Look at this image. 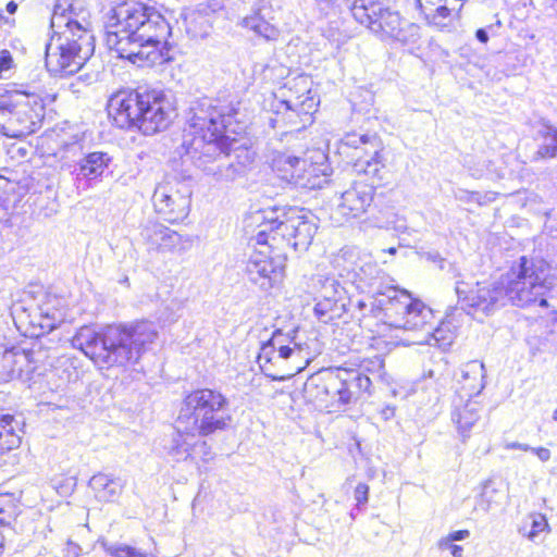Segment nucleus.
<instances>
[{"instance_id": "9d476101", "label": "nucleus", "mask_w": 557, "mask_h": 557, "mask_svg": "<svg viewBox=\"0 0 557 557\" xmlns=\"http://www.w3.org/2000/svg\"><path fill=\"white\" fill-rule=\"evenodd\" d=\"M190 198L191 190L186 183L175 177H166L156 186L152 205L163 220L177 223L188 216Z\"/></svg>"}, {"instance_id": "f03ea898", "label": "nucleus", "mask_w": 557, "mask_h": 557, "mask_svg": "<svg viewBox=\"0 0 557 557\" xmlns=\"http://www.w3.org/2000/svg\"><path fill=\"white\" fill-rule=\"evenodd\" d=\"M107 28V45L120 58L141 67L168 61L171 27L156 8L137 0L123 1L112 10Z\"/></svg>"}, {"instance_id": "3c124183", "label": "nucleus", "mask_w": 557, "mask_h": 557, "mask_svg": "<svg viewBox=\"0 0 557 557\" xmlns=\"http://www.w3.org/2000/svg\"><path fill=\"white\" fill-rule=\"evenodd\" d=\"M12 57L8 50L0 51V78L4 77V74L12 66Z\"/></svg>"}, {"instance_id": "f704fd0d", "label": "nucleus", "mask_w": 557, "mask_h": 557, "mask_svg": "<svg viewBox=\"0 0 557 557\" xmlns=\"http://www.w3.org/2000/svg\"><path fill=\"white\" fill-rule=\"evenodd\" d=\"M549 532V524L545 516L541 513H532L520 528V533L528 540L536 543Z\"/></svg>"}, {"instance_id": "680f3d73", "label": "nucleus", "mask_w": 557, "mask_h": 557, "mask_svg": "<svg viewBox=\"0 0 557 557\" xmlns=\"http://www.w3.org/2000/svg\"><path fill=\"white\" fill-rule=\"evenodd\" d=\"M16 9H17V4H16L15 2H13V1H11V2H9V3L7 4V11H8L10 14L15 13Z\"/></svg>"}, {"instance_id": "2f4dec72", "label": "nucleus", "mask_w": 557, "mask_h": 557, "mask_svg": "<svg viewBox=\"0 0 557 557\" xmlns=\"http://www.w3.org/2000/svg\"><path fill=\"white\" fill-rule=\"evenodd\" d=\"M384 168V160L379 148L371 149L367 154H357L354 163V170L357 173H363L369 177H380Z\"/></svg>"}, {"instance_id": "dca6fc26", "label": "nucleus", "mask_w": 557, "mask_h": 557, "mask_svg": "<svg viewBox=\"0 0 557 557\" xmlns=\"http://www.w3.org/2000/svg\"><path fill=\"white\" fill-rule=\"evenodd\" d=\"M140 238L149 253H182L190 246L187 237L159 222L143 225Z\"/></svg>"}, {"instance_id": "9b49d317", "label": "nucleus", "mask_w": 557, "mask_h": 557, "mask_svg": "<svg viewBox=\"0 0 557 557\" xmlns=\"http://www.w3.org/2000/svg\"><path fill=\"white\" fill-rule=\"evenodd\" d=\"M256 242L260 248L256 249L249 257L246 264V273L251 283L263 290L274 286L284 273V260L273 256V248L268 244L267 231H259Z\"/></svg>"}, {"instance_id": "aec40b11", "label": "nucleus", "mask_w": 557, "mask_h": 557, "mask_svg": "<svg viewBox=\"0 0 557 557\" xmlns=\"http://www.w3.org/2000/svg\"><path fill=\"white\" fill-rule=\"evenodd\" d=\"M482 406L479 401L473 400L472 397L463 400L462 395L454 400V408L451 411V421L455 423L459 435L465 442L470 436L471 429L480 420Z\"/></svg>"}, {"instance_id": "4d7b16f0", "label": "nucleus", "mask_w": 557, "mask_h": 557, "mask_svg": "<svg viewBox=\"0 0 557 557\" xmlns=\"http://www.w3.org/2000/svg\"><path fill=\"white\" fill-rule=\"evenodd\" d=\"M504 447L507 450H511V449H519V450H523V451L531 450L530 445L524 444V443H519V442H507V443H505Z\"/></svg>"}, {"instance_id": "f8f14e48", "label": "nucleus", "mask_w": 557, "mask_h": 557, "mask_svg": "<svg viewBox=\"0 0 557 557\" xmlns=\"http://www.w3.org/2000/svg\"><path fill=\"white\" fill-rule=\"evenodd\" d=\"M463 285L459 282L456 284L458 300L468 314L474 318L487 317L507 302L502 276L494 282H478L469 290Z\"/></svg>"}, {"instance_id": "4468645a", "label": "nucleus", "mask_w": 557, "mask_h": 557, "mask_svg": "<svg viewBox=\"0 0 557 557\" xmlns=\"http://www.w3.org/2000/svg\"><path fill=\"white\" fill-rule=\"evenodd\" d=\"M45 116L44 101L37 96H25L11 103L9 137L30 135L40 128Z\"/></svg>"}, {"instance_id": "ddd939ff", "label": "nucleus", "mask_w": 557, "mask_h": 557, "mask_svg": "<svg viewBox=\"0 0 557 557\" xmlns=\"http://www.w3.org/2000/svg\"><path fill=\"white\" fill-rule=\"evenodd\" d=\"M283 218L277 224L278 235L295 250H307L318 228L314 215L295 207L283 211Z\"/></svg>"}, {"instance_id": "e2e57ef3", "label": "nucleus", "mask_w": 557, "mask_h": 557, "mask_svg": "<svg viewBox=\"0 0 557 557\" xmlns=\"http://www.w3.org/2000/svg\"><path fill=\"white\" fill-rule=\"evenodd\" d=\"M470 172H471V175L475 178H479L483 175V171H479V170H472L470 169Z\"/></svg>"}, {"instance_id": "f257e3e1", "label": "nucleus", "mask_w": 557, "mask_h": 557, "mask_svg": "<svg viewBox=\"0 0 557 557\" xmlns=\"http://www.w3.org/2000/svg\"><path fill=\"white\" fill-rule=\"evenodd\" d=\"M239 107L238 101L213 103L203 99L191 108L187 127L184 129L183 144L193 157L210 159L235 151L237 162H220L216 169L208 170L220 181H234L252 162L248 150L234 147L237 143L235 135L245 129Z\"/></svg>"}, {"instance_id": "2eb2a0df", "label": "nucleus", "mask_w": 557, "mask_h": 557, "mask_svg": "<svg viewBox=\"0 0 557 557\" xmlns=\"http://www.w3.org/2000/svg\"><path fill=\"white\" fill-rule=\"evenodd\" d=\"M374 198V187L363 182H355L337 198L332 219L343 224L362 216L371 207Z\"/></svg>"}, {"instance_id": "bf43d9fd", "label": "nucleus", "mask_w": 557, "mask_h": 557, "mask_svg": "<svg viewBox=\"0 0 557 557\" xmlns=\"http://www.w3.org/2000/svg\"><path fill=\"white\" fill-rule=\"evenodd\" d=\"M475 36H476L478 40L483 42V44L487 42V40H488L487 33L484 29H482V28L476 30Z\"/></svg>"}, {"instance_id": "423d86ee", "label": "nucleus", "mask_w": 557, "mask_h": 557, "mask_svg": "<svg viewBox=\"0 0 557 557\" xmlns=\"http://www.w3.org/2000/svg\"><path fill=\"white\" fill-rule=\"evenodd\" d=\"M57 4L51 17L53 35L46 45V66L55 76L77 73L92 55L94 38L82 25L59 12Z\"/></svg>"}, {"instance_id": "a211bd4d", "label": "nucleus", "mask_w": 557, "mask_h": 557, "mask_svg": "<svg viewBox=\"0 0 557 557\" xmlns=\"http://www.w3.org/2000/svg\"><path fill=\"white\" fill-rule=\"evenodd\" d=\"M382 40L397 41L403 45L414 42L419 38V26L401 18L398 12L386 8L369 28Z\"/></svg>"}, {"instance_id": "a19ab883", "label": "nucleus", "mask_w": 557, "mask_h": 557, "mask_svg": "<svg viewBox=\"0 0 557 557\" xmlns=\"http://www.w3.org/2000/svg\"><path fill=\"white\" fill-rule=\"evenodd\" d=\"M18 515L17 500L13 494H0V523L9 524Z\"/></svg>"}, {"instance_id": "6ab92c4d", "label": "nucleus", "mask_w": 557, "mask_h": 557, "mask_svg": "<svg viewBox=\"0 0 557 557\" xmlns=\"http://www.w3.org/2000/svg\"><path fill=\"white\" fill-rule=\"evenodd\" d=\"M388 276L382 271L370 255L363 253L351 282L363 293L379 298H387L388 289H397L386 284Z\"/></svg>"}, {"instance_id": "69168bd1", "label": "nucleus", "mask_w": 557, "mask_h": 557, "mask_svg": "<svg viewBox=\"0 0 557 557\" xmlns=\"http://www.w3.org/2000/svg\"><path fill=\"white\" fill-rule=\"evenodd\" d=\"M388 253L391 255H395L396 253V248L395 247H391L386 250Z\"/></svg>"}, {"instance_id": "b1692460", "label": "nucleus", "mask_w": 557, "mask_h": 557, "mask_svg": "<svg viewBox=\"0 0 557 557\" xmlns=\"http://www.w3.org/2000/svg\"><path fill=\"white\" fill-rule=\"evenodd\" d=\"M455 339V327L449 320L442 321L436 327L430 324V329L423 335L412 341L417 345L436 346L441 349L449 347Z\"/></svg>"}, {"instance_id": "6e6d98bb", "label": "nucleus", "mask_w": 557, "mask_h": 557, "mask_svg": "<svg viewBox=\"0 0 557 557\" xmlns=\"http://www.w3.org/2000/svg\"><path fill=\"white\" fill-rule=\"evenodd\" d=\"M532 453L536 455V457L542 461L546 462L550 459V450L545 447H531Z\"/></svg>"}, {"instance_id": "72a5a7b5", "label": "nucleus", "mask_w": 557, "mask_h": 557, "mask_svg": "<svg viewBox=\"0 0 557 557\" xmlns=\"http://www.w3.org/2000/svg\"><path fill=\"white\" fill-rule=\"evenodd\" d=\"M16 422L10 414L0 413V454L20 446L21 437L16 433Z\"/></svg>"}, {"instance_id": "79ce46f5", "label": "nucleus", "mask_w": 557, "mask_h": 557, "mask_svg": "<svg viewBox=\"0 0 557 557\" xmlns=\"http://www.w3.org/2000/svg\"><path fill=\"white\" fill-rule=\"evenodd\" d=\"M319 299H343L345 294L344 287L334 277H324L319 280Z\"/></svg>"}, {"instance_id": "4be33fe9", "label": "nucleus", "mask_w": 557, "mask_h": 557, "mask_svg": "<svg viewBox=\"0 0 557 557\" xmlns=\"http://www.w3.org/2000/svg\"><path fill=\"white\" fill-rule=\"evenodd\" d=\"M305 168L300 165V173L304 175L299 181H305L306 186L322 187L326 182L325 177L330 175V165L326 163V156L319 150L312 151Z\"/></svg>"}, {"instance_id": "c85d7f7f", "label": "nucleus", "mask_w": 557, "mask_h": 557, "mask_svg": "<svg viewBox=\"0 0 557 557\" xmlns=\"http://www.w3.org/2000/svg\"><path fill=\"white\" fill-rule=\"evenodd\" d=\"M385 9L379 0H351L350 5L354 18L368 28Z\"/></svg>"}, {"instance_id": "5701e85b", "label": "nucleus", "mask_w": 557, "mask_h": 557, "mask_svg": "<svg viewBox=\"0 0 557 557\" xmlns=\"http://www.w3.org/2000/svg\"><path fill=\"white\" fill-rule=\"evenodd\" d=\"M284 104L286 106L288 122L297 129L311 122V114L315 111L317 106L309 90L306 96L302 95L296 99L285 100Z\"/></svg>"}, {"instance_id": "4c0bfd02", "label": "nucleus", "mask_w": 557, "mask_h": 557, "mask_svg": "<svg viewBox=\"0 0 557 557\" xmlns=\"http://www.w3.org/2000/svg\"><path fill=\"white\" fill-rule=\"evenodd\" d=\"M539 134L544 143L536 151L537 158H554L557 156V128L550 125H544Z\"/></svg>"}, {"instance_id": "0eeeda50", "label": "nucleus", "mask_w": 557, "mask_h": 557, "mask_svg": "<svg viewBox=\"0 0 557 557\" xmlns=\"http://www.w3.org/2000/svg\"><path fill=\"white\" fill-rule=\"evenodd\" d=\"M507 301L517 307L539 305L548 307L547 297L557 294L550 275V265L543 258L522 256L502 275Z\"/></svg>"}, {"instance_id": "ea45409f", "label": "nucleus", "mask_w": 557, "mask_h": 557, "mask_svg": "<svg viewBox=\"0 0 557 557\" xmlns=\"http://www.w3.org/2000/svg\"><path fill=\"white\" fill-rule=\"evenodd\" d=\"M101 546L112 557H157L153 553L144 552L123 543L109 544L103 541Z\"/></svg>"}, {"instance_id": "7c9ffc66", "label": "nucleus", "mask_w": 557, "mask_h": 557, "mask_svg": "<svg viewBox=\"0 0 557 557\" xmlns=\"http://www.w3.org/2000/svg\"><path fill=\"white\" fill-rule=\"evenodd\" d=\"M242 26L253 32L255 35L264 38L265 40H276L278 38V29L268 22L259 11L244 17Z\"/></svg>"}, {"instance_id": "39448f33", "label": "nucleus", "mask_w": 557, "mask_h": 557, "mask_svg": "<svg viewBox=\"0 0 557 557\" xmlns=\"http://www.w3.org/2000/svg\"><path fill=\"white\" fill-rule=\"evenodd\" d=\"M174 110L172 96L158 89L120 90L108 102L109 116L117 127H137L145 135L164 131Z\"/></svg>"}, {"instance_id": "473e14b6", "label": "nucleus", "mask_w": 557, "mask_h": 557, "mask_svg": "<svg viewBox=\"0 0 557 557\" xmlns=\"http://www.w3.org/2000/svg\"><path fill=\"white\" fill-rule=\"evenodd\" d=\"M503 491L497 488L493 481L488 480L483 484L482 492L475 498L474 509L484 513L498 508L502 505Z\"/></svg>"}, {"instance_id": "5fc2aeb1", "label": "nucleus", "mask_w": 557, "mask_h": 557, "mask_svg": "<svg viewBox=\"0 0 557 557\" xmlns=\"http://www.w3.org/2000/svg\"><path fill=\"white\" fill-rule=\"evenodd\" d=\"M198 450L201 453V459L203 461H208L211 459L210 447L208 446L206 441H201L199 437H198V444L196 446V453Z\"/></svg>"}, {"instance_id": "a878e982", "label": "nucleus", "mask_w": 557, "mask_h": 557, "mask_svg": "<svg viewBox=\"0 0 557 557\" xmlns=\"http://www.w3.org/2000/svg\"><path fill=\"white\" fill-rule=\"evenodd\" d=\"M89 486L100 502H115L123 491V484L119 479L111 478L104 473H97L89 480Z\"/></svg>"}, {"instance_id": "8fccbe9b", "label": "nucleus", "mask_w": 557, "mask_h": 557, "mask_svg": "<svg viewBox=\"0 0 557 557\" xmlns=\"http://www.w3.org/2000/svg\"><path fill=\"white\" fill-rule=\"evenodd\" d=\"M455 8H451V10H454ZM449 12H450V9L446 5V4H443L440 3L434 7V15H430L428 18H431L433 23L435 24H440V21H437L438 18H446L448 15H449Z\"/></svg>"}, {"instance_id": "338daca9", "label": "nucleus", "mask_w": 557, "mask_h": 557, "mask_svg": "<svg viewBox=\"0 0 557 557\" xmlns=\"http://www.w3.org/2000/svg\"><path fill=\"white\" fill-rule=\"evenodd\" d=\"M46 326L49 327V329H53L54 327V323L53 322H48L46 324Z\"/></svg>"}, {"instance_id": "603ef678", "label": "nucleus", "mask_w": 557, "mask_h": 557, "mask_svg": "<svg viewBox=\"0 0 557 557\" xmlns=\"http://www.w3.org/2000/svg\"><path fill=\"white\" fill-rule=\"evenodd\" d=\"M369 486L364 483H359L355 488V499L358 505H363L368 502Z\"/></svg>"}, {"instance_id": "393cba45", "label": "nucleus", "mask_w": 557, "mask_h": 557, "mask_svg": "<svg viewBox=\"0 0 557 557\" xmlns=\"http://www.w3.org/2000/svg\"><path fill=\"white\" fill-rule=\"evenodd\" d=\"M29 356L18 348L5 349L0 355V381L7 382L21 375Z\"/></svg>"}, {"instance_id": "052dcab7", "label": "nucleus", "mask_w": 557, "mask_h": 557, "mask_svg": "<svg viewBox=\"0 0 557 557\" xmlns=\"http://www.w3.org/2000/svg\"><path fill=\"white\" fill-rule=\"evenodd\" d=\"M317 5L320 7L321 10L330 8L335 0H314Z\"/></svg>"}, {"instance_id": "58836bf2", "label": "nucleus", "mask_w": 557, "mask_h": 557, "mask_svg": "<svg viewBox=\"0 0 557 557\" xmlns=\"http://www.w3.org/2000/svg\"><path fill=\"white\" fill-rule=\"evenodd\" d=\"M344 307L343 299H319L314 312L323 322H329L341 317Z\"/></svg>"}, {"instance_id": "774afa93", "label": "nucleus", "mask_w": 557, "mask_h": 557, "mask_svg": "<svg viewBox=\"0 0 557 557\" xmlns=\"http://www.w3.org/2000/svg\"><path fill=\"white\" fill-rule=\"evenodd\" d=\"M555 418L557 419V408H556V411H555Z\"/></svg>"}, {"instance_id": "20e7f679", "label": "nucleus", "mask_w": 557, "mask_h": 557, "mask_svg": "<svg viewBox=\"0 0 557 557\" xmlns=\"http://www.w3.org/2000/svg\"><path fill=\"white\" fill-rule=\"evenodd\" d=\"M157 336L156 325L143 321L129 326L110 325L101 333L90 326H83L73 337L72 344L95 363L126 367L135 364Z\"/></svg>"}, {"instance_id": "de8ad7c7", "label": "nucleus", "mask_w": 557, "mask_h": 557, "mask_svg": "<svg viewBox=\"0 0 557 557\" xmlns=\"http://www.w3.org/2000/svg\"><path fill=\"white\" fill-rule=\"evenodd\" d=\"M348 381L352 385V387H356L358 389L362 391H369L371 386V381L369 376L363 375L360 372H357L352 377H348Z\"/></svg>"}, {"instance_id": "e433bc0d", "label": "nucleus", "mask_w": 557, "mask_h": 557, "mask_svg": "<svg viewBox=\"0 0 557 557\" xmlns=\"http://www.w3.org/2000/svg\"><path fill=\"white\" fill-rule=\"evenodd\" d=\"M376 136L347 134L341 141V149L354 148L357 154H367L369 150L379 148Z\"/></svg>"}, {"instance_id": "09e8293b", "label": "nucleus", "mask_w": 557, "mask_h": 557, "mask_svg": "<svg viewBox=\"0 0 557 557\" xmlns=\"http://www.w3.org/2000/svg\"><path fill=\"white\" fill-rule=\"evenodd\" d=\"M437 546L442 550L448 549L454 557H462V546L454 544V542H447V545H444V537L438 540Z\"/></svg>"}, {"instance_id": "f3484780", "label": "nucleus", "mask_w": 557, "mask_h": 557, "mask_svg": "<svg viewBox=\"0 0 557 557\" xmlns=\"http://www.w3.org/2000/svg\"><path fill=\"white\" fill-rule=\"evenodd\" d=\"M352 385L348 377H344L338 373L337 375H330L326 379H321L317 382L314 379L305 384V394L311 400H317L320 405L332 404L347 405L351 401L354 396Z\"/></svg>"}, {"instance_id": "1a4fd4ad", "label": "nucleus", "mask_w": 557, "mask_h": 557, "mask_svg": "<svg viewBox=\"0 0 557 557\" xmlns=\"http://www.w3.org/2000/svg\"><path fill=\"white\" fill-rule=\"evenodd\" d=\"M388 293L387 298L377 299L384 324L416 332L418 338L435 323L433 310L421 300L412 299L406 290L388 289Z\"/></svg>"}, {"instance_id": "7ed1b4c3", "label": "nucleus", "mask_w": 557, "mask_h": 557, "mask_svg": "<svg viewBox=\"0 0 557 557\" xmlns=\"http://www.w3.org/2000/svg\"><path fill=\"white\" fill-rule=\"evenodd\" d=\"M227 406V398L215 389L199 388L186 395L175 421V433L165 445L168 455L177 462L194 459L199 436L228 426Z\"/></svg>"}, {"instance_id": "0e129e2a", "label": "nucleus", "mask_w": 557, "mask_h": 557, "mask_svg": "<svg viewBox=\"0 0 557 557\" xmlns=\"http://www.w3.org/2000/svg\"><path fill=\"white\" fill-rule=\"evenodd\" d=\"M4 546V535L0 532V548Z\"/></svg>"}, {"instance_id": "cd10ccee", "label": "nucleus", "mask_w": 557, "mask_h": 557, "mask_svg": "<svg viewBox=\"0 0 557 557\" xmlns=\"http://www.w3.org/2000/svg\"><path fill=\"white\" fill-rule=\"evenodd\" d=\"M110 161V157L104 152L97 151L88 153L84 159L79 161L78 169L76 170V175L78 178H98L103 174L104 170L109 166Z\"/></svg>"}, {"instance_id": "864d4df0", "label": "nucleus", "mask_w": 557, "mask_h": 557, "mask_svg": "<svg viewBox=\"0 0 557 557\" xmlns=\"http://www.w3.org/2000/svg\"><path fill=\"white\" fill-rule=\"evenodd\" d=\"M469 536L470 532L468 530H458L450 532L448 535L444 536V545H447V542L463 541Z\"/></svg>"}, {"instance_id": "a18cd8bd", "label": "nucleus", "mask_w": 557, "mask_h": 557, "mask_svg": "<svg viewBox=\"0 0 557 557\" xmlns=\"http://www.w3.org/2000/svg\"><path fill=\"white\" fill-rule=\"evenodd\" d=\"M455 198L462 202H481L480 194L476 191H469L466 189L458 188L454 191Z\"/></svg>"}, {"instance_id": "c03bdc74", "label": "nucleus", "mask_w": 557, "mask_h": 557, "mask_svg": "<svg viewBox=\"0 0 557 557\" xmlns=\"http://www.w3.org/2000/svg\"><path fill=\"white\" fill-rule=\"evenodd\" d=\"M11 120V103L0 106V133L9 137V123Z\"/></svg>"}, {"instance_id": "412c9836", "label": "nucleus", "mask_w": 557, "mask_h": 557, "mask_svg": "<svg viewBox=\"0 0 557 557\" xmlns=\"http://www.w3.org/2000/svg\"><path fill=\"white\" fill-rule=\"evenodd\" d=\"M485 367L483 362L472 360L460 369V394L465 397L479 395L485 387Z\"/></svg>"}, {"instance_id": "c9c22d12", "label": "nucleus", "mask_w": 557, "mask_h": 557, "mask_svg": "<svg viewBox=\"0 0 557 557\" xmlns=\"http://www.w3.org/2000/svg\"><path fill=\"white\" fill-rule=\"evenodd\" d=\"M283 211H286L285 209H269V210H262L255 214L253 219L257 222L261 223V230L267 231V237L268 243L270 240L274 242L276 239V236L278 235L277 232V224L280 221H282L283 218Z\"/></svg>"}, {"instance_id": "6e6552de", "label": "nucleus", "mask_w": 557, "mask_h": 557, "mask_svg": "<svg viewBox=\"0 0 557 557\" xmlns=\"http://www.w3.org/2000/svg\"><path fill=\"white\" fill-rule=\"evenodd\" d=\"M312 358L308 345L300 339L296 329L287 333L277 329L262 344L258 362L268 376L283 381L305 370Z\"/></svg>"}, {"instance_id": "49530a36", "label": "nucleus", "mask_w": 557, "mask_h": 557, "mask_svg": "<svg viewBox=\"0 0 557 557\" xmlns=\"http://www.w3.org/2000/svg\"><path fill=\"white\" fill-rule=\"evenodd\" d=\"M371 296V301L370 302H367L366 300H358L357 301V307L360 311H364L367 310L368 308H370V312L373 313V315L377 319H380L382 321V318H383V312L379 309V305L375 302V299L372 295Z\"/></svg>"}, {"instance_id": "37998d69", "label": "nucleus", "mask_w": 557, "mask_h": 557, "mask_svg": "<svg viewBox=\"0 0 557 557\" xmlns=\"http://www.w3.org/2000/svg\"><path fill=\"white\" fill-rule=\"evenodd\" d=\"M384 367V361L380 356H374L373 358H366L363 359L359 368L362 371L370 372V373H379L382 371Z\"/></svg>"}, {"instance_id": "13d9d810", "label": "nucleus", "mask_w": 557, "mask_h": 557, "mask_svg": "<svg viewBox=\"0 0 557 557\" xmlns=\"http://www.w3.org/2000/svg\"><path fill=\"white\" fill-rule=\"evenodd\" d=\"M8 198L0 194V220L4 219L8 214Z\"/></svg>"}, {"instance_id": "bb28decb", "label": "nucleus", "mask_w": 557, "mask_h": 557, "mask_svg": "<svg viewBox=\"0 0 557 557\" xmlns=\"http://www.w3.org/2000/svg\"><path fill=\"white\" fill-rule=\"evenodd\" d=\"M307 158H297L286 152L275 151L272 154L271 165L273 170L282 173V177L299 182L304 175L300 173V165L305 168Z\"/></svg>"}, {"instance_id": "c756f323", "label": "nucleus", "mask_w": 557, "mask_h": 557, "mask_svg": "<svg viewBox=\"0 0 557 557\" xmlns=\"http://www.w3.org/2000/svg\"><path fill=\"white\" fill-rule=\"evenodd\" d=\"M362 258L363 253L359 249L345 247L341 249L333 262L339 275L351 281Z\"/></svg>"}]
</instances>
